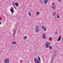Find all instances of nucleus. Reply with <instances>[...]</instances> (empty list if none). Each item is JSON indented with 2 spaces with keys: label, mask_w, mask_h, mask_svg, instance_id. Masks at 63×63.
I'll return each instance as SVG.
<instances>
[{
  "label": "nucleus",
  "mask_w": 63,
  "mask_h": 63,
  "mask_svg": "<svg viewBox=\"0 0 63 63\" xmlns=\"http://www.w3.org/2000/svg\"><path fill=\"white\" fill-rule=\"evenodd\" d=\"M58 14H57V18H60V17L58 16Z\"/></svg>",
  "instance_id": "16"
},
{
  "label": "nucleus",
  "mask_w": 63,
  "mask_h": 63,
  "mask_svg": "<svg viewBox=\"0 0 63 63\" xmlns=\"http://www.w3.org/2000/svg\"><path fill=\"white\" fill-rule=\"evenodd\" d=\"M42 29H43L44 31H46L47 30V28L44 26H42Z\"/></svg>",
  "instance_id": "6"
},
{
  "label": "nucleus",
  "mask_w": 63,
  "mask_h": 63,
  "mask_svg": "<svg viewBox=\"0 0 63 63\" xmlns=\"http://www.w3.org/2000/svg\"><path fill=\"white\" fill-rule=\"evenodd\" d=\"M10 11L12 12V14L13 15V13H14V9H13V8H12L11 9H10Z\"/></svg>",
  "instance_id": "7"
},
{
  "label": "nucleus",
  "mask_w": 63,
  "mask_h": 63,
  "mask_svg": "<svg viewBox=\"0 0 63 63\" xmlns=\"http://www.w3.org/2000/svg\"><path fill=\"white\" fill-rule=\"evenodd\" d=\"M28 13L30 16H31V15L30 13V12H28Z\"/></svg>",
  "instance_id": "18"
},
{
  "label": "nucleus",
  "mask_w": 63,
  "mask_h": 63,
  "mask_svg": "<svg viewBox=\"0 0 63 63\" xmlns=\"http://www.w3.org/2000/svg\"><path fill=\"white\" fill-rule=\"evenodd\" d=\"M46 34L45 33H43L42 35V37L44 39H46Z\"/></svg>",
  "instance_id": "4"
},
{
  "label": "nucleus",
  "mask_w": 63,
  "mask_h": 63,
  "mask_svg": "<svg viewBox=\"0 0 63 63\" xmlns=\"http://www.w3.org/2000/svg\"><path fill=\"white\" fill-rule=\"evenodd\" d=\"M15 9H16V7H15V6H14V7Z\"/></svg>",
  "instance_id": "23"
},
{
  "label": "nucleus",
  "mask_w": 63,
  "mask_h": 63,
  "mask_svg": "<svg viewBox=\"0 0 63 63\" xmlns=\"http://www.w3.org/2000/svg\"><path fill=\"white\" fill-rule=\"evenodd\" d=\"M13 6H14V7H15V4H14V2H13Z\"/></svg>",
  "instance_id": "19"
},
{
  "label": "nucleus",
  "mask_w": 63,
  "mask_h": 63,
  "mask_svg": "<svg viewBox=\"0 0 63 63\" xmlns=\"http://www.w3.org/2000/svg\"><path fill=\"white\" fill-rule=\"evenodd\" d=\"M61 0H59V2H61Z\"/></svg>",
  "instance_id": "21"
},
{
  "label": "nucleus",
  "mask_w": 63,
  "mask_h": 63,
  "mask_svg": "<svg viewBox=\"0 0 63 63\" xmlns=\"http://www.w3.org/2000/svg\"><path fill=\"white\" fill-rule=\"evenodd\" d=\"M26 39H27V36H25L24 37V40H26Z\"/></svg>",
  "instance_id": "12"
},
{
  "label": "nucleus",
  "mask_w": 63,
  "mask_h": 63,
  "mask_svg": "<svg viewBox=\"0 0 63 63\" xmlns=\"http://www.w3.org/2000/svg\"><path fill=\"white\" fill-rule=\"evenodd\" d=\"M38 59L36 58H35L34 59V61L35 63H41V59H40V57H38Z\"/></svg>",
  "instance_id": "2"
},
{
  "label": "nucleus",
  "mask_w": 63,
  "mask_h": 63,
  "mask_svg": "<svg viewBox=\"0 0 63 63\" xmlns=\"http://www.w3.org/2000/svg\"><path fill=\"white\" fill-rule=\"evenodd\" d=\"M40 4H43V1H42V0H40Z\"/></svg>",
  "instance_id": "15"
},
{
  "label": "nucleus",
  "mask_w": 63,
  "mask_h": 63,
  "mask_svg": "<svg viewBox=\"0 0 63 63\" xmlns=\"http://www.w3.org/2000/svg\"><path fill=\"white\" fill-rule=\"evenodd\" d=\"M48 1V0H44V4H47V2Z\"/></svg>",
  "instance_id": "8"
},
{
  "label": "nucleus",
  "mask_w": 63,
  "mask_h": 63,
  "mask_svg": "<svg viewBox=\"0 0 63 63\" xmlns=\"http://www.w3.org/2000/svg\"><path fill=\"white\" fill-rule=\"evenodd\" d=\"M52 8L54 10L55 9V6H52Z\"/></svg>",
  "instance_id": "13"
},
{
  "label": "nucleus",
  "mask_w": 63,
  "mask_h": 63,
  "mask_svg": "<svg viewBox=\"0 0 63 63\" xmlns=\"http://www.w3.org/2000/svg\"><path fill=\"white\" fill-rule=\"evenodd\" d=\"M12 44H16V42H12Z\"/></svg>",
  "instance_id": "11"
},
{
  "label": "nucleus",
  "mask_w": 63,
  "mask_h": 63,
  "mask_svg": "<svg viewBox=\"0 0 63 63\" xmlns=\"http://www.w3.org/2000/svg\"><path fill=\"white\" fill-rule=\"evenodd\" d=\"M2 18H1V20H2Z\"/></svg>",
  "instance_id": "25"
},
{
  "label": "nucleus",
  "mask_w": 63,
  "mask_h": 63,
  "mask_svg": "<svg viewBox=\"0 0 63 63\" xmlns=\"http://www.w3.org/2000/svg\"><path fill=\"white\" fill-rule=\"evenodd\" d=\"M36 32L38 33V30H39V27L38 26H37L36 27V28L35 29Z\"/></svg>",
  "instance_id": "5"
},
{
  "label": "nucleus",
  "mask_w": 63,
  "mask_h": 63,
  "mask_svg": "<svg viewBox=\"0 0 63 63\" xmlns=\"http://www.w3.org/2000/svg\"><path fill=\"white\" fill-rule=\"evenodd\" d=\"M39 14H40V12H37L36 13V14L37 15H39Z\"/></svg>",
  "instance_id": "17"
},
{
  "label": "nucleus",
  "mask_w": 63,
  "mask_h": 63,
  "mask_svg": "<svg viewBox=\"0 0 63 63\" xmlns=\"http://www.w3.org/2000/svg\"><path fill=\"white\" fill-rule=\"evenodd\" d=\"M4 62L5 63H9V60L8 59H5Z\"/></svg>",
  "instance_id": "3"
},
{
  "label": "nucleus",
  "mask_w": 63,
  "mask_h": 63,
  "mask_svg": "<svg viewBox=\"0 0 63 63\" xmlns=\"http://www.w3.org/2000/svg\"><path fill=\"white\" fill-rule=\"evenodd\" d=\"M1 24V22H0V24Z\"/></svg>",
  "instance_id": "24"
},
{
  "label": "nucleus",
  "mask_w": 63,
  "mask_h": 63,
  "mask_svg": "<svg viewBox=\"0 0 63 63\" xmlns=\"http://www.w3.org/2000/svg\"><path fill=\"white\" fill-rule=\"evenodd\" d=\"M55 14H56V13H55V12H54L53 13V14H52L53 15V16H54L55 15Z\"/></svg>",
  "instance_id": "14"
},
{
  "label": "nucleus",
  "mask_w": 63,
  "mask_h": 63,
  "mask_svg": "<svg viewBox=\"0 0 63 63\" xmlns=\"http://www.w3.org/2000/svg\"><path fill=\"white\" fill-rule=\"evenodd\" d=\"M51 39V37H50L49 39V40H50Z\"/></svg>",
  "instance_id": "20"
},
{
  "label": "nucleus",
  "mask_w": 63,
  "mask_h": 63,
  "mask_svg": "<svg viewBox=\"0 0 63 63\" xmlns=\"http://www.w3.org/2000/svg\"><path fill=\"white\" fill-rule=\"evenodd\" d=\"M15 5L16 7H18V3L17 2H15Z\"/></svg>",
  "instance_id": "9"
},
{
  "label": "nucleus",
  "mask_w": 63,
  "mask_h": 63,
  "mask_svg": "<svg viewBox=\"0 0 63 63\" xmlns=\"http://www.w3.org/2000/svg\"><path fill=\"white\" fill-rule=\"evenodd\" d=\"M45 46L46 48H49L50 49H51L52 48V46H50V43L49 42H46L45 43Z\"/></svg>",
  "instance_id": "1"
},
{
  "label": "nucleus",
  "mask_w": 63,
  "mask_h": 63,
  "mask_svg": "<svg viewBox=\"0 0 63 63\" xmlns=\"http://www.w3.org/2000/svg\"><path fill=\"white\" fill-rule=\"evenodd\" d=\"M54 4H54V3H53L52 5H54Z\"/></svg>",
  "instance_id": "22"
},
{
  "label": "nucleus",
  "mask_w": 63,
  "mask_h": 63,
  "mask_svg": "<svg viewBox=\"0 0 63 63\" xmlns=\"http://www.w3.org/2000/svg\"><path fill=\"white\" fill-rule=\"evenodd\" d=\"M61 40V36H60L59 38L58 39V41H60Z\"/></svg>",
  "instance_id": "10"
}]
</instances>
